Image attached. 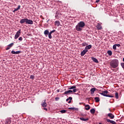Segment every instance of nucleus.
<instances>
[{"label": "nucleus", "instance_id": "nucleus-1", "mask_svg": "<svg viewBox=\"0 0 124 124\" xmlns=\"http://www.w3.org/2000/svg\"><path fill=\"white\" fill-rule=\"evenodd\" d=\"M84 27L85 22L84 21H80L76 25V30L77 31H82Z\"/></svg>", "mask_w": 124, "mask_h": 124}, {"label": "nucleus", "instance_id": "nucleus-41", "mask_svg": "<svg viewBox=\"0 0 124 124\" xmlns=\"http://www.w3.org/2000/svg\"><path fill=\"white\" fill-rule=\"evenodd\" d=\"M40 18H41L43 20H44V17H43V16H42V15H41L40 16Z\"/></svg>", "mask_w": 124, "mask_h": 124}, {"label": "nucleus", "instance_id": "nucleus-42", "mask_svg": "<svg viewBox=\"0 0 124 124\" xmlns=\"http://www.w3.org/2000/svg\"><path fill=\"white\" fill-rule=\"evenodd\" d=\"M99 1H100V0H96V1H95V2H96V3H97L99 2Z\"/></svg>", "mask_w": 124, "mask_h": 124}, {"label": "nucleus", "instance_id": "nucleus-11", "mask_svg": "<svg viewBox=\"0 0 124 124\" xmlns=\"http://www.w3.org/2000/svg\"><path fill=\"white\" fill-rule=\"evenodd\" d=\"M95 91H96V88H92L90 90L91 94H93V93H94V92H95Z\"/></svg>", "mask_w": 124, "mask_h": 124}, {"label": "nucleus", "instance_id": "nucleus-44", "mask_svg": "<svg viewBox=\"0 0 124 124\" xmlns=\"http://www.w3.org/2000/svg\"><path fill=\"white\" fill-rule=\"evenodd\" d=\"M87 99H88V101H90L91 100V98H87Z\"/></svg>", "mask_w": 124, "mask_h": 124}, {"label": "nucleus", "instance_id": "nucleus-5", "mask_svg": "<svg viewBox=\"0 0 124 124\" xmlns=\"http://www.w3.org/2000/svg\"><path fill=\"white\" fill-rule=\"evenodd\" d=\"M21 35V29H19L16 33L15 36V39H17Z\"/></svg>", "mask_w": 124, "mask_h": 124}, {"label": "nucleus", "instance_id": "nucleus-27", "mask_svg": "<svg viewBox=\"0 0 124 124\" xmlns=\"http://www.w3.org/2000/svg\"><path fill=\"white\" fill-rule=\"evenodd\" d=\"M74 89H76V86H71V87L69 88V90H73Z\"/></svg>", "mask_w": 124, "mask_h": 124}, {"label": "nucleus", "instance_id": "nucleus-23", "mask_svg": "<svg viewBox=\"0 0 124 124\" xmlns=\"http://www.w3.org/2000/svg\"><path fill=\"white\" fill-rule=\"evenodd\" d=\"M91 114H94L95 113V109L94 108H92L90 110Z\"/></svg>", "mask_w": 124, "mask_h": 124}, {"label": "nucleus", "instance_id": "nucleus-12", "mask_svg": "<svg viewBox=\"0 0 124 124\" xmlns=\"http://www.w3.org/2000/svg\"><path fill=\"white\" fill-rule=\"evenodd\" d=\"M107 122L108 123H110V124H117L115 121H113V120H111L110 119H107Z\"/></svg>", "mask_w": 124, "mask_h": 124}, {"label": "nucleus", "instance_id": "nucleus-24", "mask_svg": "<svg viewBox=\"0 0 124 124\" xmlns=\"http://www.w3.org/2000/svg\"><path fill=\"white\" fill-rule=\"evenodd\" d=\"M94 100L95 101V102H99V97H96L94 98Z\"/></svg>", "mask_w": 124, "mask_h": 124}, {"label": "nucleus", "instance_id": "nucleus-3", "mask_svg": "<svg viewBox=\"0 0 124 124\" xmlns=\"http://www.w3.org/2000/svg\"><path fill=\"white\" fill-rule=\"evenodd\" d=\"M28 24V25H33V21L31 19H29L28 18H23L20 21V24Z\"/></svg>", "mask_w": 124, "mask_h": 124}, {"label": "nucleus", "instance_id": "nucleus-40", "mask_svg": "<svg viewBox=\"0 0 124 124\" xmlns=\"http://www.w3.org/2000/svg\"><path fill=\"white\" fill-rule=\"evenodd\" d=\"M11 53H12V54H16V52L14 51V50L12 51H11Z\"/></svg>", "mask_w": 124, "mask_h": 124}, {"label": "nucleus", "instance_id": "nucleus-21", "mask_svg": "<svg viewBox=\"0 0 124 124\" xmlns=\"http://www.w3.org/2000/svg\"><path fill=\"white\" fill-rule=\"evenodd\" d=\"M49 33V30H46L44 31V34L45 35H46V36H47V35H48Z\"/></svg>", "mask_w": 124, "mask_h": 124}, {"label": "nucleus", "instance_id": "nucleus-8", "mask_svg": "<svg viewBox=\"0 0 124 124\" xmlns=\"http://www.w3.org/2000/svg\"><path fill=\"white\" fill-rule=\"evenodd\" d=\"M88 52V50L87 49H84L81 52V57H83L84 56H85V54H86V53H87Z\"/></svg>", "mask_w": 124, "mask_h": 124}, {"label": "nucleus", "instance_id": "nucleus-15", "mask_svg": "<svg viewBox=\"0 0 124 124\" xmlns=\"http://www.w3.org/2000/svg\"><path fill=\"white\" fill-rule=\"evenodd\" d=\"M90 49H92V45L87 46L85 48V50H90Z\"/></svg>", "mask_w": 124, "mask_h": 124}, {"label": "nucleus", "instance_id": "nucleus-13", "mask_svg": "<svg viewBox=\"0 0 124 124\" xmlns=\"http://www.w3.org/2000/svg\"><path fill=\"white\" fill-rule=\"evenodd\" d=\"M97 30H102V27H101V25L100 24L98 23V24L96 26Z\"/></svg>", "mask_w": 124, "mask_h": 124}, {"label": "nucleus", "instance_id": "nucleus-33", "mask_svg": "<svg viewBox=\"0 0 124 124\" xmlns=\"http://www.w3.org/2000/svg\"><path fill=\"white\" fill-rule=\"evenodd\" d=\"M78 91V90L77 89L74 88V89H73V92L74 93H76Z\"/></svg>", "mask_w": 124, "mask_h": 124}, {"label": "nucleus", "instance_id": "nucleus-30", "mask_svg": "<svg viewBox=\"0 0 124 124\" xmlns=\"http://www.w3.org/2000/svg\"><path fill=\"white\" fill-rule=\"evenodd\" d=\"M88 45V44L86 42H84L82 43V46H87Z\"/></svg>", "mask_w": 124, "mask_h": 124}, {"label": "nucleus", "instance_id": "nucleus-10", "mask_svg": "<svg viewBox=\"0 0 124 124\" xmlns=\"http://www.w3.org/2000/svg\"><path fill=\"white\" fill-rule=\"evenodd\" d=\"M13 45H14V43H12L10 44L6 48V50H9V49H10L11 48V47H12V46H13Z\"/></svg>", "mask_w": 124, "mask_h": 124}, {"label": "nucleus", "instance_id": "nucleus-47", "mask_svg": "<svg viewBox=\"0 0 124 124\" xmlns=\"http://www.w3.org/2000/svg\"><path fill=\"white\" fill-rule=\"evenodd\" d=\"M113 71H115V69H112Z\"/></svg>", "mask_w": 124, "mask_h": 124}, {"label": "nucleus", "instance_id": "nucleus-39", "mask_svg": "<svg viewBox=\"0 0 124 124\" xmlns=\"http://www.w3.org/2000/svg\"><path fill=\"white\" fill-rule=\"evenodd\" d=\"M116 46L117 47H120L121 46V45L120 44H115Z\"/></svg>", "mask_w": 124, "mask_h": 124}, {"label": "nucleus", "instance_id": "nucleus-49", "mask_svg": "<svg viewBox=\"0 0 124 124\" xmlns=\"http://www.w3.org/2000/svg\"><path fill=\"white\" fill-rule=\"evenodd\" d=\"M84 105H85V104H84Z\"/></svg>", "mask_w": 124, "mask_h": 124}, {"label": "nucleus", "instance_id": "nucleus-29", "mask_svg": "<svg viewBox=\"0 0 124 124\" xmlns=\"http://www.w3.org/2000/svg\"><path fill=\"white\" fill-rule=\"evenodd\" d=\"M113 50H117V46H116V44L113 46Z\"/></svg>", "mask_w": 124, "mask_h": 124}, {"label": "nucleus", "instance_id": "nucleus-46", "mask_svg": "<svg viewBox=\"0 0 124 124\" xmlns=\"http://www.w3.org/2000/svg\"><path fill=\"white\" fill-rule=\"evenodd\" d=\"M57 92H58V93H59L60 90H59V89H58V90H57Z\"/></svg>", "mask_w": 124, "mask_h": 124}, {"label": "nucleus", "instance_id": "nucleus-43", "mask_svg": "<svg viewBox=\"0 0 124 124\" xmlns=\"http://www.w3.org/2000/svg\"><path fill=\"white\" fill-rule=\"evenodd\" d=\"M59 99H60V98H59V97L55 98V100H58Z\"/></svg>", "mask_w": 124, "mask_h": 124}, {"label": "nucleus", "instance_id": "nucleus-20", "mask_svg": "<svg viewBox=\"0 0 124 124\" xmlns=\"http://www.w3.org/2000/svg\"><path fill=\"white\" fill-rule=\"evenodd\" d=\"M20 8H21V6L18 5V7L17 8L15 9V10L13 11V12H14V13H15V12H16V11H18V10H19V9H20Z\"/></svg>", "mask_w": 124, "mask_h": 124}, {"label": "nucleus", "instance_id": "nucleus-48", "mask_svg": "<svg viewBox=\"0 0 124 124\" xmlns=\"http://www.w3.org/2000/svg\"><path fill=\"white\" fill-rule=\"evenodd\" d=\"M79 104L81 105V103H80Z\"/></svg>", "mask_w": 124, "mask_h": 124}, {"label": "nucleus", "instance_id": "nucleus-6", "mask_svg": "<svg viewBox=\"0 0 124 124\" xmlns=\"http://www.w3.org/2000/svg\"><path fill=\"white\" fill-rule=\"evenodd\" d=\"M41 105L42 107H44V108L47 107V104L46 103V100H44L43 101Z\"/></svg>", "mask_w": 124, "mask_h": 124}, {"label": "nucleus", "instance_id": "nucleus-37", "mask_svg": "<svg viewBox=\"0 0 124 124\" xmlns=\"http://www.w3.org/2000/svg\"><path fill=\"white\" fill-rule=\"evenodd\" d=\"M18 40H19L20 41H22V40H23V37H20L18 38Z\"/></svg>", "mask_w": 124, "mask_h": 124}, {"label": "nucleus", "instance_id": "nucleus-26", "mask_svg": "<svg viewBox=\"0 0 124 124\" xmlns=\"http://www.w3.org/2000/svg\"><path fill=\"white\" fill-rule=\"evenodd\" d=\"M107 53L109 56H112V51L111 50L108 51Z\"/></svg>", "mask_w": 124, "mask_h": 124}, {"label": "nucleus", "instance_id": "nucleus-17", "mask_svg": "<svg viewBox=\"0 0 124 124\" xmlns=\"http://www.w3.org/2000/svg\"><path fill=\"white\" fill-rule=\"evenodd\" d=\"M55 25L57 26V27H60L61 25V23L59 21H56L55 22Z\"/></svg>", "mask_w": 124, "mask_h": 124}, {"label": "nucleus", "instance_id": "nucleus-16", "mask_svg": "<svg viewBox=\"0 0 124 124\" xmlns=\"http://www.w3.org/2000/svg\"><path fill=\"white\" fill-rule=\"evenodd\" d=\"M80 121H83L84 122H87L89 121V118H84L83 117H80Z\"/></svg>", "mask_w": 124, "mask_h": 124}, {"label": "nucleus", "instance_id": "nucleus-9", "mask_svg": "<svg viewBox=\"0 0 124 124\" xmlns=\"http://www.w3.org/2000/svg\"><path fill=\"white\" fill-rule=\"evenodd\" d=\"M108 117H110V119H111V120H113V119H114V118H115V116H114V115H113L111 113H109L108 114Z\"/></svg>", "mask_w": 124, "mask_h": 124}, {"label": "nucleus", "instance_id": "nucleus-7", "mask_svg": "<svg viewBox=\"0 0 124 124\" xmlns=\"http://www.w3.org/2000/svg\"><path fill=\"white\" fill-rule=\"evenodd\" d=\"M11 124V118H7L6 119L5 124Z\"/></svg>", "mask_w": 124, "mask_h": 124}, {"label": "nucleus", "instance_id": "nucleus-28", "mask_svg": "<svg viewBox=\"0 0 124 124\" xmlns=\"http://www.w3.org/2000/svg\"><path fill=\"white\" fill-rule=\"evenodd\" d=\"M48 38L49 39H51L52 38V34L51 33H48Z\"/></svg>", "mask_w": 124, "mask_h": 124}, {"label": "nucleus", "instance_id": "nucleus-18", "mask_svg": "<svg viewBox=\"0 0 124 124\" xmlns=\"http://www.w3.org/2000/svg\"><path fill=\"white\" fill-rule=\"evenodd\" d=\"M92 59L93 62H95L96 63H98V60H97L96 58L92 57Z\"/></svg>", "mask_w": 124, "mask_h": 124}, {"label": "nucleus", "instance_id": "nucleus-36", "mask_svg": "<svg viewBox=\"0 0 124 124\" xmlns=\"http://www.w3.org/2000/svg\"><path fill=\"white\" fill-rule=\"evenodd\" d=\"M55 31H56V30H52L51 31H50V32H49V33H53V32H55Z\"/></svg>", "mask_w": 124, "mask_h": 124}, {"label": "nucleus", "instance_id": "nucleus-31", "mask_svg": "<svg viewBox=\"0 0 124 124\" xmlns=\"http://www.w3.org/2000/svg\"><path fill=\"white\" fill-rule=\"evenodd\" d=\"M61 113H65V112H66V110H65V109H63L60 111Z\"/></svg>", "mask_w": 124, "mask_h": 124}, {"label": "nucleus", "instance_id": "nucleus-35", "mask_svg": "<svg viewBox=\"0 0 124 124\" xmlns=\"http://www.w3.org/2000/svg\"><path fill=\"white\" fill-rule=\"evenodd\" d=\"M31 79L32 80H33V79H34V76L31 75L30 77Z\"/></svg>", "mask_w": 124, "mask_h": 124}, {"label": "nucleus", "instance_id": "nucleus-45", "mask_svg": "<svg viewBox=\"0 0 124 124\" xmlns=\"http://www.w3.org/2000/svg\"><path fill=\"white\" fill-rule=\"evenodd\" d=\"M44 110H45V111H47V108H44Z\"/></svg>", "mask_w": 124, "mask_h": 124}, {"label": "nucleus", "instance_id": "nucleus-19", "mask_svg": "<svg viewBox=\"0 0 124 124\" xmlns=\"http://www.w3.org/2000/svg\"><path fill=\"white\" fill-rule=\"evenodd\" d=\"M85 110H90V109H91V107L89 105H85Z\"/></svg>", "mask_w": 124, "mask_h": 124}, {"label": "nucleus", "instance_id": "nucleus-25", "mask_svg": "<svg viewBox=\"0 0 124 124\" xmlns=\"http://www.w3.org/2000/svg\"><path fill=\"white\" fill-rule=\"evenodd\" d=\"M115 97L116 99H118L119 98V93L117 92L115 93Z\"/></svg>", "mask_w": 124, "mask_h": 124}, {"label": "nucleus", "instance_id": "nucleus-14", "mask_svg": "<svg viewBox=\"0 0 124 124\" xmlns=\"http://www.w3.org/2000/svg\"><path fill=\"white\" fill-rule=\"evenodd\" d=\"M73 91L72 90H68L65 91L63 94H69L70 93H73Z\"/></svg>", "mask_w": 124, "mask_h": 124}, {"label": "nucleus", "instance_id": "nucleus-34", "mask_svg": "<svg viewBox=\"0 0 124 124\" xmlns=\"http://www.w3.org/2000/svg\"><path fill=\"white\" fill-rule=\"evenodd\" d=\"M55 18L59 19V14H57V13L56 14Z\"/></svg>", "mask_w": 124, "mask_h": 124}, {"label": "nucleus", "instance_id": "nucleus-38", "mask_svg": "<svg viewBox=\"0 0 124 124\" xmlns=\"http://www.w3.org/2000/svg\"><path fill=\"white\" fill-rule=\"evenodd\" d=\"M16 54H21V51H17L16 52Z\"/></svg>", "mask_w": 124, "mask_h": 124}, {"label": "nucleus", "instance_id": "nucleus-22", "mask_svg": "<svg viewBox=\"0 0 124 124\" xmlns=\"http://www.w3.org/2000/svg\"><path fill=\"white\" fill-rule=\"evenodd\" d=\"M68 100H69L68 101ZM71 100H72V97H69L67 99H66V101H68V103H71Z\"/></svg>", "mask_w": 124, "mask_h": 124}, {"label": "nucleus", "instance_id": "nucleus-32", "mask_svg": "<svg viewBox=\"0 0 124 124\" xmlns=\"http://www.w3.org/2000/svg\"><path fill=\"white\" fill-rule=\"evenodd\" d=\"M68 109L69 110H76V108H69Z\"/></svg>", "mask_w": 124, "mask_h": 124}, {"label": "nucleus", "instance_id": "nucleus-2", "mask_svg": "<svg viewBox=\"0 0 124 124\" xmlns=\"http://www.w3.org/2000/svg\"><path fill=\"white\" fill-rule=\"evenodd\" d=\"M110 66L112 68H117V66H119V60L118 59L112 60L109 62Z\"/></svg>", "mask_w": 124, "mask_h": 124}, {"label": "nucleus", "instance_id": "nucleus-4", "mask_svg": "<svg viewBox=\"0 0 124 124\" xmlns=\"http://www.w3.org/2000/svg\"><path fill=\"white\" fill-rule=\"evenodd\" d=\"M108 91H103L102 93H100L102 95L104 96H107V97H114V96L112 95H108Z\"/></svg>", "mask_w": 124, "mask_h": 124}]
</instances>
